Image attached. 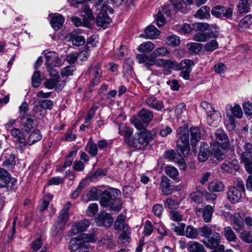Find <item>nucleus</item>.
<instances>
[{
    "instance_id": "1",
    "label": "nucleus",
    "mask_w": 252,
    "mask_h": 252,
    "mask_svg": "<svg viewBox=\"0 0 252 252\" xmlns=\"http://www.w3.org/2000/svg\"><path fill=\"white\" fill-rule=\"evenodd\" d=\"M120 193V190L114 189L110 191H104L100 200V205L105 207H109L111 210H120L122 208V204L120 199L115 198V194L117 195Z\"/></svg>"
},
{
    "instance_id": "2",
    "label": "nucleus",
    "mask_w": 252,
    "mask_h": 252,
    "mask_svg": "<svg viewBox=\"0 0 252 252\" xmlns=\"http://www.w3.org/2000/svg\"><path fill=\"white\" fill-rule=\"evenodd\" d=\"M178 139L176 142L178 150L183 156L187 155L190 151L189 131L187 126H181L177 129Z\"/></svg>"
},
{
    "instance_id": "3",
    "label": "nucleus",
    "mask_w": 252,
    "mask_h": 252,
    "mask_svg": "<svg viewBox=\"0 0 252 252\" xmlns=\"http://www.w3.org/2000/svg\"><path fill=\"white\" fill-rule=\"evenodd\" d=\"M152 139L153 135L151 132L145 129L142 132L136 133L132 137V140L128 145L137 149H143Z\"/></svg>"
},
{
    "instance_id": "4",
    "label": "nucleus",
    "mask_w": 252,
    "mask_h": 252,
    "mask_svg": "<svg viewBox=\"0 0 252 252\" xmlns=\"http://www.w3.org/2000/svg\"><path fill=\"white\" fill-rule=\"evenodd\" d=\"M153 118V113L151 110L142 108L137 114V117H134L131 120L132 123L136 128L142 130L145 129L147 124Z\"/></svg>"
},
{
    "instance_id": "5",
    "label": "nucleus",
    "mask_w": 252,
    "mask_h": 252,
    "mask_svg": "<svg viewBox=\"0 0 252 252\" xmlns=\"http://www.w3.org/2000/svg\"><path fill=\"white\" fill-rule=\"evenodd\" d=\"M93 238L89 234H82L80 236L71 239L69 243V248L73 251L87 248L89 246L88 243L93 242Z\"/></svg>"
},
{
    "instance_id": "6",
    "label": "nucleus",
    "mask_w": 252,
    "mask_h": 252,
    "mask_svg": "<svg viewBox=\"0 0 252 252\" xmlns=\"http://www.w3.org/2000/svg\"><path fill=\"white\" fill-rule=\"evenodd\" d=\"M16 186L15 179L11 178L5 169L0 168V188H6L8 190H13Z\"/></svg>"
},
{
    "instance_id": "7",
    "label": "nucleus",
    "mask_w": 252,
    "mask_h": 252,
    "mask_svg": "<svg viewBox=\"0 0 252 252\" xmlns=\"http://www.w3.org/2000/svg\"><path fill=\"white\" fill-rule=\"evenodd\" d=\"M2 165L6 167H13L16 164L15 156L10 149H6L0 157Z\"/></svg>"
},
{
    "instance_id": "8",
    "label": "nucleus",
    "mask_w": 252,
    "mask_h": 252,
    "mask_svg": "<svg viewBox=\"0 0 252 252\" xmlns=\"http://www.w3.org/2000/svg\"><path fill=\"white\" fill-rule=\"evenodd\" d=\"M65 85V82L62 80L60 77L52 78L46 81L44 86L48 89H55L56 90H62Z\"/></svg>"
},
{
    "instance_id": "9",
    "label": "nucleus",
    "mask_w": 252,
    "mask_h": 252,
    "mask_svg": "<svg viewBox=\"0 0 252 252\" xmlns=\"http://www.w3.org/2000/svg\"><path fill=\"white\" fill-rule=\"evenodd\" d=\"M71 205L70 202H67L63 206V208L62 209L60 214L57 219L56 222L64 226L65 224L67 222L69 218L68 210H69Z\"/></svg>"
},
{
    "instance_id": "10",
    "label": "nucleus",
    "mask_w": 252,
    "mask_h": 252,
    "mask_svg": "<svg viewBox=\"0 0 252 252\" xmlns=\"http://www.w3.org/2000/svg\"><path fill=\"white\" fill-rule=\"evenodd\" d=\"M218 35L219 32L217 30L209 31L207 32H200L193 35V40L198 42H205L211 37L216 38Z\"/></svg>"
},
{
    "instance_id": "11",
    "label": "nucleus",
    "mask_w": 252,
    "mask_h": 252,
    "mask_svg": "<svg viewBox=\"0 0 252 252\" xmlns=\"http://www.w3.org/2000/svg\"><path fill=\"white\" fill-rule=\"evenodd\" d=\"M243 193L233 186L230 187L227 192V198L233 204L237 203L242 198Z\"/></svg>"
},
{
    "instance_id": "12",
    "label": "nucleus",
    "mask_w": 252,
    "mask_h": 252,
    "mask_svg": "<svg viewBox=\"0 0 252 252\" xmlns=\"http://www.w3.org/2000/svg\"><path fill=\"white\" fill-rule=\"evenodd\" d=\"M240 165L238 160L234 158L231 161H226L221 164V168L224 171L228 173H232L239 169Z\"/></svg>"
},
{
    "instance_id": "13",
    "label": "nucleus",
    "mask_w": 252,
    "mask_h": 252,
    "mask_svg": "<svg viewBox=\"0 0 252 252\" xmlns=\"http://www.w3.org/2000/svg\"><path fill=\"white\" fill-rule=\"evenodd\" d=\"M145 102L149 108L158 111H161L164 108L163 102L161 100H158L153 96L148 97Z\"/></svg>"
},
{
    "instance_id": "14",
    "label": "nucleus",
    "mask_w": 252,
    "mask_h": 252,
    "mask_svg": "<svg viewBox=\"0 0 252 252\" xmlns=\"http://www.w3.org/2000/svg\"><path fill=\"white\" fill-rule=\"evenodd\" d=\"M97 226H104L106 227H110L113 222V219L109 214H101L95 219Z\"/></svg>"
},
{
    "instance_id": "15",
    "label": "nucleus",
    "mask_w": 252,
    "mask_h": 252,
    "mask_svg": "<svg viewBox=\"0 0 252 252\" xmlns=\"http://www.w3.org/2000/svg\"><path fill=\"white\" fill-rule=\"evenodd\" d=\"M211 154L218 160H222L224 158V152L221 145L218 142H215L211 144Z\"/></svg>"
},
{
    "instance_id": "16",
    "label": "nucleus",
    "mask_w": 252,
    "mask_h": 252,
    "mask_svg": "<svg viewBox=\"0 0 252 252\" xmlns=\"http://www.w3.org/2000/svg\"><path fill=\"white\" fill-rule=\"evenodd\" d=\"M90 226L89 220H84L74 223L72 227V232L73 234H77L79 232H83Z\"/></svg>"
},
{
    "instance_id": "17",
    "label": "nucleus",
    "mask_w": 252,
    "mask_h": 252,
    "mask_svg": "<svg viewBox=\"0 0 252 252\" xmlns=\"http://www.w3.org/2000/svg\"><path fill=\"white\" fill-rule=\"evenodd\" d=\"M46 60V66L50 67L51 66H59L61 61L59 59L56 52H49L45 56Z\"/></svg>"
},
{
    "instance_id": "18",
    "label": "nucleus",
    "mask_w": 252,
    "mask_h": 252,
    "mask_svg": "<svg viewBox=\"0 0 252 252\" xmlns=\"http://www.w3.org/2000/svg\"><path fill=\"white\" fill-rule=\"evenodd\" d=\"M231 223L236 231H239L243 228L244 227L243 219L239 213H235L231 215Z\"/></svg>"
},
{
    "instance_id": "19",
    "label": "nucleus",
    "mask_w": 252,
    "mask_h": 252,
    "mask_svg": "<svg viewBox=\"0 0 252 252\" xmlns=\"http://www.w3.org/2000/svg\"><path fill=\"white\" fill-rule=\"evenodd\" d=\"M119 133L123 135L125 138V141L128 145L132 140V137H131V136L133 133V129L129 126L119 125Z\"/></svg>"
},
{
    "instance_id": "20",
    "label": "nucleus",
    "mask_w": 252,
    "mask_h": 252,
    "mask_svg": "<svg viewBox=\"0 0 252 252\" xmlns=\"http://www.w3.org/2000/svg\"><path fill=\"white\" fill-rule=\"evenodd\" d=\"M156 58L153 57V53L150 56L144 54H138L137 56V59L140 63H144L147 69L149 66H152L155 64V59Z\"/></svg>"
},
{
    "instance_id": "21",
    "label": "nucleus",
    "mask_w": 252,
    "mask_h": 252,
    "mask_svg": "<svg viewBox=\"0 0 252 252\" xmlns=\"http://www.w3.org/2000/svg\"><path fill=\"white\" fill-rule=\"evenodd\" d=\"M160 31L156 27L150 25L147 27L145 30L146 36H144L142 34H140V36L149 39H155L158 37Z\"/></svg>"
},
{
    "instance_id": "22",
    "label": "nucleus",
    "mask_w": 252,
    "mask_h": 252,
    "mask_svg": "<svg viewBox=\"0 0 252 252\" xmlns=\"http://www.w3.org/2000/svg\"><path fill=\"white\" fill-rule=\"evenodd\" d=\"M11 135L14 137L19 143L25 146L27 145V140L25 138L24 133L18 128H13L11 130Z\"/></svg>"
},
{
    "instance_id": "23",
    "label": "nucleus",
    "mask_w": 252,
    "mask_h": 252,
    "mask_svg": "<svg viewBox=\"0 0 252 252\" xmlns=\"http://www.w3.org/2000/svg\"><path fill=\"white\" fill-rule=\"evenodd\" d=\"M111 21V18L108 16L106 12L103 10L98 13L96 20L97 25L101 27H106Z\"/></svg>"
},
{
    "instance_id": "24",
    "label": "nucleus",
    "mask_w": 252,
    "mask_h": 252,
    "mask_svg": "<svg viewBox=\"0 0 252 252\" xmlns=\"http://www.w3.org/2000/svg\"><path fill=\"white\" fill-rule=\"evenodd\" d=\"M221 119L220 113L216 110L208 114L207 122L209 125L212 126H216L219 124Z\"/></svg>"
},
{
    "instance_id": "25",
    "label": "nucleus",
    "mask_w": 252,
    "mask_h": 252,
    "mask_svg": "<svg viewBox=\"0 0 252 252\" xmlns=\"http://www.w3.org/2000/svg\"><path fill=\"white\" fill-rule=\"evenodd\" d=\"M160 189L164 195H169L172 193L173 189L170 185V180L167 177L164 176L162 178Z\"/></svg>"
},
{
    "instance_id": "26",
    "label": "nucleus",
    "mask_w": 252,
    "mask_h": 252,
    "mask_svg": "<svg viewBox=\"0 0 252 252\" xmlns=\"http://www.w3.org/2000/svg\"><path fill=\"white\" fill-rule=\"evenodd\" d=\"M210 8L208 6H203L200 7L194 14V16L199 19H209L211 15Z\"/></svg>"
},
{
    "instance_id": "27",
    "label": "nucleus",
    "mask_w": 252,
    "mask_h": 252,
    "mask_svg": "<svg viewBox=\"0 0 252 252\" xmlns=\"http://www.w3.org/2000/svg\"><path fill=\"white\" fill-rule=\"evenodd\" d=\"M39 105L34 107L35 111H39V115L42 116L44 114L42 113L43 110L51 109L52 108L53 103L52 100L46 99L39 101Z\"/></svg>"
},
{
    "instance_id": "28",
    "label": "nucleus",
    "mask_w": 252,
    "mask_h": 252,
    "mask_svg": "<svg viewBox=\"0 0 252 252\" xmlns=\"http://www.w3.org/2000/svg\"><path fill=\"white\" fill-rule=\"evenodd\" d=\"M252 24V15H248L244 17L239 22L237 30L240 32H243L248 29Z\"/></svg>"
},
{
    "instance_id": "29",
    "label": "nucleus",
    "mask_w": 252,
    "mask_h": 252,
    "mask_svg": "<svg viewBox=\"0 0 252 252\" xmlns=\"http://www.w3.org/2000/svg\"><path fill=\"white\" fill-rule=\"evenodd\" d=\"M64 19L63 17L57 14L53 16L50 21L51 25L55 30H58L62 28L64 23Z\"/></svg>"
},
{
    "instance_id": "30",
    "label": "nucleus",
    "mask_w": 252,
    "mask_h": 252,
    "mask_svg": "<svg viewBox=\"0 0 252 252\" xmlns=\"http://www.w3.org/2000/svg\"><path fill=\"white\" fill-rule=\"evenodd\" d=\"M189 131L191 136V144L192 146H195L201 139L200 129L198 127H192Z\"/></svg>"
},
{
    "instance_id": "31",
    "label": "nucleus",
    "mask_w": 252,
    "mask_h": 252,
    "mask_svg": "<svg viewBox=\"0 0 252 252\" xmlns=\"http://www.w3.org/2000/svg\"><path fill=\"white\" fill-rule=\"evenodd\" d=\"M187 248L191 252H206L203 245L196 241H190L187 244Z\"/></svg>"
},
{
    "instance_id": "32",
    "label": "nucleus",
    "mask_w": 252,
    "mask_h": 252,
    "mask_svg": "<svg viewBox=\"0 0 252 252\" xmlns=\"http://www.w3.org/2000/svg\"><path fill=\"white\" fill-rule=\"evenodd\" d=\"M214 208L210 205H205L202 210V218L203 220L206 222H210L212 218Z\"/></svg>"
},
{
    "instance_id": "33",
    "label": "nucleus",
    "mask_w": 252,
    "mask_h": 252,
    "mask_svg": "<svg viewBox=\"0 0 252 252\" xmlns=\"http://www.w3.org/2000/svg\"><path fill=\"white\" fill-rule=\"evenodd\" d=\"M130 229L128 226H125L124 228V231L119 236L118 240V243L124 245H126L130 239Z\"/></svg>"
},
{
    "instance_id": "34",
    "label": "nucleus",
    "mask_w": 252,
    "mask_h": 252,
    "mask_svg": "<svg viewBox=\"0 0 252 252\" xmlns=\"http://www.w3.org/2000/svg\"><path fill=\"white\" fill-rule=\"evenodd\" d=\"M42 135L38 129H34L30 134L28 140H27V145H31L41 140Z\"/></svg>"
},
{
    "instance_id": "35",
    "label": "nucleus",
    "mask_w": 252,
    "mask_h": 252,
    "mask_svg": "<svg viewBox=\"0 0 252 252\" xmlns=\"http://www.w3.org/2000/svg\"><path fill=\"white\" fill-rule=\"evenodd\" d=\"M210 155V152L208 150L207 143H203L200 146V150L198 155V159L200 161L204 162L207 160Z\"/></svg>"
},
{
    "instance_id": "36",
    "label": "nucleus",
    "mask_w": 252,
    "mask_h": 252,
    "mask_svg": "<svg viewBox=\"0 0 252 252\" xmlns=\"http://www.w3.org/2000/svg\"><path fill=\"white\" fill-rule=\"evenodd\" d=\"M21 123L26 130L32 128L34 124L33 119L28 115H25L21 118Z\"/></svg>"
},
{
    "instance_id": "37",
    "label": "nucleus",
    "mask_w": 252,
    "mask_h": 252,
    "mask_svg": "<svg viewBox=\"0 0 252 252\" xmlns=\"http://www.w3.org/2000/svg\"><path fill=\"white\" fill-rule=\"evenodd\" d=\"M208 188L211 192H220L223 190L224 185L221 182L213 181L209 183Z\"/></svg>"
},
{
    "instance_id": "38",
    "label": "nucleus",
    "mask_w": 252,
    "mask_h": 252,
    "mask_svg": "<svg viewBox=\"0 0 252 252\" xmlns=\"http://www.w3.org/2000/svg\"><path fill=\"white\" fill-rule=\"evenodd\" d=\"M222 234L225 239L229 242H234L237 239L236 235L230 226L224 227Z\"/></svg>"
},
{
    "instance_id": "39",
    "label": "nucleus",
    "mask_w": 252,
    "mask_h": 252,
    "mask_svg": "<svg viewBox=\"0 0 252 252\" xmlns=\"http://www.w3.org/2000/svg\"><path fill=\"white\" fill-rule=\"evenodd\" d=\"M194 65V62L192 60L186 59L183 60L179 63H177V66L176 68V70H186V69H190L192 70L191 67Z\"/></svg>"
},
{
    "instance_id": "40",
    "label": "nucleus",
    "mask_w": 252,
    "mask_h": 252,
    "mask_svg": "<svg viewBox=\"0 0 252 252\" xmlns=\"http://www.w3.org/2000/svg\"><path fill=\"white\" fill-rule=\"evenodd\" d=\"M69 40L72 42L74 46L77 47L83 45L85 41L83 36L72 33L69 34Z\"/></svg>"
},
{
    "instance_id": "41",
    "label": "nucleus",
    "mask_w": 252,
    "mask_h": 252,
    "mask_svg": "<svg viewBox=\"0 0 252 252\" xmlns=\"http://www.w3.org/2000/svg\"><path fill=\"white\" fill-rule=\"evenodd\" d=\"M97 244L99 246L104 245L107 248L110 249L114 248L116 244L112 240V238L111 236H105L97 242Z\"/></svg>"
},
{
    "instance_id": "42",
    "label": "nucleus",
    "mask_w": 252,
    "mask_h": 252,
    "mask_svg": "<svg viewBox=\"0 0 252 252\" xmlns=\"http://www.w3.org/2000/svg\"><path fill=\"white\" fill-rule=\"evenodd\" d=\"M155 48V45L151 41H147L141 43L137 48V50L143 53H149Z\"/></svg>"
},
{
    "instance_id": "43",
    "label": "nucleus",
    "mask_w": 252,
    "mask_h": 252,
    "mask_svg": "<svg viewBox=\"0 0 252 252\" xmlns=\"http://www.w3.org/2000/svg\"><path fill=\"white\" fill-rule=\"evenodd\" d=\"M197 229L192 225L187 226L185 235L187 238L190 239H195L198 235Z\"/></svg>"
},
{
    "instance_id": "44",
    "label": "nucleus",
    "mask_w": 252,
    "mask_h": 252,
    "mask_svg": "<svg viewBox=\"0 0 252 252\" xmlns=\"http://www.w3.org/2000/svg\"><path fill=\"white\" fill-rule=\"evenodd\" d=\"M229 110L231 111L230 115H232L233 117L240 119L243 116V112L241 106L238 104L235 105L233 107L229 106Z\"/></svg>"
},
{
    "instance_id": "45",
    "label": "nucleus",
    "mask_w": 252,
    "mask_h": 252,
    "mask_svg": "<svg viewBox=\"0 0 252 252\" xmlns=\"http://www.w3.org/2000/svg\"><path fill=\"white\" fill-rule=\"evenodd\" d=\"M188 48L190 52L198 54L203 49V44L199 43H190L188 44Z\"/></svg>"
},
{
    "instance_id": "46",
    "label": "nucleus",
    "mask_w": 252,
    "mask_h": 252,
    "mask_svg": "<svg viewBox=\"0 0 252 252\" xmlns=\"http://www.w3.org/2000/svg\"><path fill=\"white\" fill-rule=\"evenodd\" d=\"M237 7L240 13H248L250 10L247 0H239V3Z\"/></svg>"
},
{
    "instance_id": "47",
    "label": "nucleus",
    "mask_w": 252,
    "mask_h": 252,
    "mask_svg": "<svg viewBox=\"0 0 252 252\" xmlns=\"http://www.w3.org/2000/svg\"><path fill=\"white\" fill-rule=\"evenodd\" d=\"M224 9V6L220 5L215 6L211 10V14L216 18H221Z\"/></svg>"
},
{
    "instance_id": "48",
    "label": "nucleus",
    "mask_w": 252,
    "mask_h": 252,
    "mask_svg": "<svg viewBox=\"0 0 252 252\" xmlns=\"http://www.w3.org/2000/svg\"><path fill=\"white\" fill-rule=\"evenodd\" d=\"M201 236L207 238L212 235V226L211 225H205L199 228Z\"/></svg>"
},
{
    "instance_id": "49",
    "label": "nucleus",
    "mask_w": 252,
    "mask_h": 252,
    "mask_svg": "<svg viewBox=\"0 0 252 252\" xmlns=\"http://www.w3.org/2000/svg\"><path fill=\"white\" fill-rule=\"evenodd\" d=\"M166 43L168 45L175 47L180 44V40L178 36L172 35L167 37Z\"/></svg>"
},
{
    "instance_id": "50",
    "label": "nucleus",
    "mask_w": 252,
    "mask_h": 252,
    "mask_svg": "<svg viewBox=\"0 0 252 252\" xmlns=\"http://www.w3.org/2000/svg\"><path fill=\"white\" fill-rule=\"evenodd\" d=\"M166 174L171 178L177 179L179 176V172L178 170L173 166H167L165 168Z\"/></svg>"
},
{
    "instance_id": "51",
    "label": "nucleus",
    "mask_w": 252,
    "mask_h": 252,
    "mask_svg": "<svg viewBox=\"0 0 252 252\" xmlns=\"http://www.w3.org/2000/svg\"><path fill=\"white\" fill-rule=\"evenodd\" d=\"M218 43L216 40L213 39L206 43L204 46L205 51L213 52L218 48Z\"/></svg>"
},
{
    "instance_id": "52",
    "label": "nucleus",
    "mask_w": 252,
    "mask_h": 252,
    "mask_svg": "<svg viewBox=\"0 0 252 252\" xmlns=\"http://www.w3.org/2000/svg\"><path fill=\"white\" fill-rule=\"evenodd\" d=\"M32 85L34 88H37L41 81V73L39 71H36L32 76Z\"/></svg>"
},
{
    "instance_id": "53",
    "label": "nucleus",
    "mask_w": 252,
    "mask_h": 252,
    "mask_svg": "<svg viewBox=\"0 0 252 252\" xmlns=\"http://www.w3.org/2000/svg\"><path fill=\"white\" fill-rule=\"evenodd\" d=\"M240 238L242 241L247 243H252V234L249 231H243L241 232Z\"/></svg>"
},
{
    "instance_id": "54",
    "label": "nucleus",
    "mask_w": 252,
    "mask_h": 252,
    "mask_svg": "<svg viewBox=\"0 0 252 252\" xmlns=\"http://www.w3.org/2000/svg\"><path fill=\"white\" fill-rule=\"evenodd\" d=\"M169 51L165 47H160L153 52V57L155 58L158 57H163L168 54Z\"/></svg>"
},
{
    "instance_id": "55",
    "label": "nucleus",
    "mask_w": 252,
    "mask_h": 252,
    "mask_svg": "<svg viewBox=\"0 0 252 252\" xmlns=\"http://www.w3.org/2000/svg\"><path fill=\"white\" fill-rule=\"evenodd\" d=\"M193 29L196 31H199L201 32L207 30L209 28L208 23L205 22L195 23L192 25Z\"/></svg>"
},
{
    "instance_id": "56",
    "label": "nucleus",
    "mask_w": 252,
    "mask_h": 252,
    "mask_svg": "<svg viewBox=\"0 0 252 252\" xmlns=\"http://www.w3.org/2000/svg\"><path fill=\"white\" fill-rule=\"evenodd\" d=\"M93 69L94 72V80L97 81L99 80L101 76V71L100 70V64H97L94 67L93 69L90 67L89 69L87 71L86 73L89 74L91 73V70Z\"/></svg>"
},
{
    "instance_id": "57",
    "label": "nucleus",
    "mask_w": 252,
    "mask_h": 252,
    "mask_svg": "<svg viewBox=\"0 0 252 252\" xmlns=\"http://www.w3.org/2000/svg\"><path fill=\"white\" fill-rule=\"evenodd\" d=\"M174 227L172 230H174L178 235L184 236L185 233V227L186 224L184 223H178V225H175L173 224Z\"/></svg>"
},
{
    "instance_id": "58",
    "label": "nucleus",
    "mask_w": 252,
    "mask_h": 252,
    "mask_svg": "<svg viewBox=\"0 0 252 252\" xmlns=\"http://www.w3.org/2000/svg\"><path fill=\"white\" fill-rule=\"evenodd\" d=\"M64 226L57 222H55L51 228V235L53 237L57 236L61 231H63Z\"/></svg>"
},
{
    "instance_id": "59",
    "label": "nucleus",
    "mask_w": 252,
    "mask_h": 252,
    "mask_svg": "<svg viewBox=\"0 0 252 252\" xmlns=\"http://www.w3.org/2000/svg\"><path fill=\"white\" fill-rule=\"evenodd\" d=\"M165 207L170 209H176L179 207V204L177 201L171 198H168L164 203Z\"/></svg>"
},
{
    "instance_id": "60",
    "label": "nucleus",
    "mask_w": 252,
    "mask_h": 252,
    "mask_svg": "<svg viewBox=\"0 0 252 252\" xmlns=\"http://www.w3.org/2000/svg\"><path fill=\"white\" fill-rule=\"evenodd\" d=\"M177 63L171 60H164L163 62V67L168 69L176 70Z\"/></svg>"
},
{
    "instance_id": "61",
    "label": "nucleus",
    "mask_w": 252,
    "mask_h": 252,
    "mask_svg": "<svg viewBox=\"0 0 252 252\" xmlns=\"http://www.w3.org/2000/svg\"><path fill=\"white\" fill-rule=\"evenodd\" d=\"M98 211V205L94 203L90 204L86 210V214L89 216H93Z\"/></svg>"
},
{
    "instance_id": "62",
    "label": "nucleus",
    "mask_w": 252,
    "mask_h": 252,
    "mask_svg": "<svg viewBox=\"0 0 252 252\" xmlns=\"http://www.w3.org/2000/svg\"><path fill=\"white\" fill-rule=\"evenodd\" d=\"M226 116L227 120L225 122V125L230 130L234 129L236 126L234 117L232 115H230V114L228 113H226Z\"/></svg>"
},
{
    "instance_id": "63",
    "label": "nucleus",
    "mask_w": 252,
    "mask_h": 252,
    "mask_svg": "<svg viewBox=\"0 0 252 252\" xmlns=\"http://www.w3.org/2000/svg\"><path fill=\"white\" fill-rule=\"evenodd\" d=\"M99 191L100 190L96 188H93L87 194L88 199L91 200L97 199L99 195Z\"/></svg>"
},
{
    "instance_id": "64",
    "label": "nucleus",
    "mask_w": 252,
    "mask_h": 252,
    "mask_svg": "<svg viewBox=\"0 0 252 252\" xmlns=\"http://www.w3.org/2000/svg\"><path fill=\"white\" fill-rule=\"evenodd\" d=\"M170 218L174 221H180L183 220V216L177 211H171L169 213Z\"/></svg>"
}]
</instances>
